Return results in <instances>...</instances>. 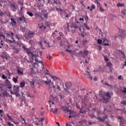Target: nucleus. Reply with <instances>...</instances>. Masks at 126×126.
I'll return each instance as SVG.
<instances>
[{"label": "nucleus", "mask_w": 126, "mask_h": 126, "mask_svg": "<svg viewBox=\"0 0 126 126\" xmlns=\"http://www.w3.org/2000/svg\"><path fill=\"white\" fill-rule=\"evenodd\" d=\"M99 95L102 98V100L106 103L110 100V98H111L109 92H107L106 93L105 92H101L99 93Z\"/></svg>", "instance_id": "f257e3e1"}, {"label": "nucleus", "mask_w": 126, "mask_h": 126, "mask_svg": "<svg viewBox=\"0 0 126 126\" xmlns=\"http://www.w3.org/2000/svg\"><path fill=\"white\" fill-rule=\"evenodd\" d=\"M44 82L47 85V87H48L50 90H52L53 88L55 89L56 88L55 85H54V82H52L51 80L49 81H44Z\"/></svg>", "instance_id": "f03ea898"}, {"label": "nucleus", "mask_w": 126, "mask_h": 126, "mask_svg": "<svg viewBox=\"0 0 126 126\" xmlns=\"http://www.w3.org/2000/svg\"><path fill=\"white\" fill-rule=\"evenodd\" d=\"M94 3L97 4V9L98 11H100V12H104V11L106 10L105 9L103 8L102 6H101V3L99 2L98 0H95L94 1Z\"/></svg>", "instance_id": "7ed1b4c3"}, {"label": "nucleus", "mask_w": 126, "mask_h": 126, "mask_svg": "<svg viewBox=\"0 0 126 126\" xmlns=\"http://www.w3.org/2000/svg\"><path fill=\"white\" fill-rule=\"evenodd\" d=\"M31 55L32 56V60H33V61H35L36 63H41V65H42L41 67L42 69H44V64H43V62L41 61H39L38 59H37V56L33 54V53L31 54Z\"/></svg>", "instance_id": "20e7f679"}, {"label": "nucleus", "mask_w": 126, "mask_h": 126, "mask_svg": "<svg viewBox=\"0 0 126 126\" xmlns=\"http://www.w3.org/2000/svg\"><path fill=\"white\" fill-rule=\"evenodd\" d=\"M89 54V52L88 50H84V52H83L82 50H81L79 52V55L82 56L83 58H85V57H87V56H88V54Z\"/></svg>", "instance_id": "39448f33"}, {"label": "nucleus", "mask_w": 126, "mask_h": 126, "mask_svg": "<svg viewBox=\"0 0 126 126\" xmlns=\"http://www.w3.org/2000/svg\"><path fill=\"white\" fill-rule=\"evenodd\" d=\"M117 119L120 122V126H124V125H125L126 123L124 117L122 116L117 117Z\"/></svg>", "instance_id": "423d86ee"}, {"label": "nucleus", "mask_w": 126, "mask_h": 126, "mask_svg": "<svg viewBox=\"0 0 126 126\" xmlns=\"http://www.w3.org/2000/svg\"><path fill=\"white\" fill-rule=\"evenodd\" d=\"M5 85L8 89H11L12 88V85H11L10 81L8 79H6L5 81Z\"/></svg>", "instance_id": "0eeeda50"}, {"label": "nucleus", "mask_w": 126, "mask_h": 126, "mask_svg": "<svg viewBox=\"0 0 126 126\" xmlns=\"http://www.w3.org/2000/svg\"><path fill=\"white\" fill-rule=\"evenodd\" d=\"M35 34H36L35 32H32L31 31H29L27 33V37L31 39L34 37V35H35Z\"/></svg>", "instance_id": "6e6552de"}, {"label": "nucleus", "mask_w": 126, "mask_h": 126, "mask_svg": "<svg viewBox=\"0 0 126 126\" xmlns=\"http://www.w3.org/2000/svg\"><path fill=\"white\" fill-rule=\"evenodd\" d=\"M22 48L25 51H26V52L27 53V55H28V56H30L32 54V52H31V50H30V49L27 48L26 46H25V45H23L22 46Z\"/></svg>", "instance_id": "1a4fd4ad"}, {"label": "nucleus", "mask_w": 126, "mask_h": 126, "mask_svg": "<svg viewBox=\"0 0 126 126\" xmlns=\"http://www.w3.org/2000/svg\"><path fill=\"white\" fill-rule=\"evenodd\" d=\"M103 44L104 46H110V44H109V40L107 39L106 37H104L103 39Z\"/></svg>", "instance_id": "9d476101"}, {"label": "nucleus", "mask_w": 126, "mask_h": 126, "mask_svg": "<svg viewBox=\"0 0 126 126\" xmlns=\"http://www.w3.org/2000/svg\"><path fill=\"white\" fill-rule=\"evenodd\" d=\"M17 72L19 75H24L23 69L20 68H17Z\"/></svg>", "instance_id": "9b49d317"}, {"label": "nucleus", "mask_w": 126, "mask_h": 126, "mask_svg": "<svg viewBox=\"0 0 126 126\" xmlns=\"http://www.w3.org/2000/svg\"><path fill=\"white\" fill-rule=\"evenodd\" d=\"M85 77H87V78H90V79L92 80V77L91 76L90 72H89L88 71H86L85 72Z\"/></svg>", "instance_id": "f8f14e48"}, {"label": "nucleus", "mask_w": 126, "mask_h": 126, "mask_svg": "<svg viewBox=\"0 0 126 126\" xmlns=\"http://www.w3.org/2000/svg\"><path fill=\"white\" fill-rule=\"evenodd\" d=\"M10 7L12 10V11H16V6H15V4L14 3H11L10 5Z\"/></svg>", "instance_id": "ddd939ff"}, {"label": "nucleus", "mask_w": 126, "mask_h": 126, "mask_svg": "<svg viewBox=\"0 0 126 126\" xmlns=\"http://www.w3.org/2000/svg\"><path fill=\"white\" fill-rule=\"evenodd\" d=\"M20 88V86H13L14 91H15V93H17L19 92V89Z\"/></svg>", "instance_id": "4468645a"}, {"label": "nucleus", "mask_w": 126, "mask_h": 126, "mask_svg": "<svg viewBox=\"0 0 126 126\" xmlns=\"http://www.w3.org/2000/svg\"><path fill=\"white\" fill-rule=\"evenodd\" d=\"M10 20H11L10 24H11V25L12 26H15L16 25V21H15V20H14V19L11 18Z\"/></svg>", "instance_id": "2eb2a0df"}, {"label": "nucleus", "mask_w": 126, "mask_h": 126, "mask_svg": "<svg viewBox=\"0 0 126 126\" xmlns=\"http://www.w3.org/2000/svg\"><path fill=\"white\" fill-rule=\"evenodd\" d=\"M7 117L9 119V121H11V122L15 124V125H18V123L13 121V119L11 118V117H10L8 114L7 115Z\"/></svg>", "instance_id": "dca6fc26"}, {"label": "nucleus", "mask_w": 126, "mask_h": 126, "mask_svg": "<svg viewBox=\"0 0 126 126\" xmlns=\"http://www.w3.org/2000/svg\"><path fill=\"white\" fill-rule=\"evenodd\" d=\"M120 52L121 54L120 58H121V60H125L126 59V54L123 51H121Z\"/></svg>", "instance_id": "f3484780"}, {"label": "nucleus", "mask_w": 126, "mask_h": 126, "mask_svg": "<svg viewBox=\"0 0 126 126\" xmlns=\"http://www.w3.org/2000/svg\"><path fill=\"white\" fill-rule=\"evenodd\" d=\"M80 26H78V25L75 24L72 27H70L71 28H74V32H75L76 29H78L79 28H80Z\"/></svg>", "instance_id": "a211bd4d"}, {"label": "nucleus", "mask_w": 126, "mask_h": 126, "mask_svg": "<svg viewBox=\"0 0 126 126\" xmlns=\"http://www.w3.org/2000/svg\"><path fill=\"white\" fill-rule=\"evenodd\" d=\"M117 7H124L125 6V4L124 3L119 2L116 4Z\"/></svg>", "instance_id": "6ab92c4d"}, {"label": "nucleus", "mask_w": 126, "mask_h": 126, "mask_svg": "<svg viewBox=\"0 0 126 126\" xmlns=\"http://www.w3.org/2000/svg\"><path fill=\"white\" fill-rule=\"evenodd\" d=\"M78 29L81 33H84V29L83 28V26H81Z\"/></svg>", "instance_id": "aec40b11"}, {"label": "nucleus", "mask_w": 126, "mask_h": 126, "mask_svg": "<svg viewBox=\"0 0 126 126\" xmlns=\"http://www.w3.org/2000/svg\"><path fill=\"white\" fill-rule=\"evenodd\" d=\"M65 86L66 88H69L70 87H71V83L70 82H67L65 83Z\"/></svg>", "instance_id": "412c9836"}, {"label": "nucleus", "mask_w": 126, "mask_h": 126, "mask_svg": "<svg viewBox=\"0 0 126 126\" xmlns=\"http://www.w3.org/2000/svg\"><path fill=\"white\" fill-rule=\"evenodd\" d=\"M51 77H52V78H53V79H54V80H55V81H58H58H60V80H61L60 79V78H59V77H57V76H54V75H51Z\"/></svg>", "instance_id": "4be33fe9"}, {"label": "nucleus", "mask_w": 126, "mask_h": 126, "mask_svg": "<svg viewBox=\"0 0 126 126\" xmlns=\"http://www.w3.org/2000/svg\"><path fill=\"white\" fill-rule=\"evenodd\" d=\"M101 82L103 83V84L107 85V86H110V87H111V88H113V86L111 85L108 84V83L107 82H104V80H101Z\"/></svg>", "instance_id": "5701e85b"}, {"label": "nucleus", "mask_w": 126, "mask_h": 126, "mask_svg": "<svg viewBox=\"0 0 126 126\" xmlns=\"http://www.w3.org/2000/svg\"><path fill=\"white\" fill-rule=\"evenodd\" d=\"M58 111H59V109L58 108L51 109V112H52L53 114H57Z\"/></svg>", "instance_id": "b1692460"}, {"label": "nucleus", "mask_w": 126, "mask_h": 126, "mask_svg": "<svg viewBox=\"0 0 126 126\" xmlns=\"http://www.w3.org/2000/svg\"><path fill=\"white\" fill-rule=\"evenodd\" d=\"M12 80L15 83H17V82L18 81V76H16V78L13 77Z\"/></svg>", "instance_id": "393cba45"}, {"label": "nucleus", "mask_w": 126, "mask_h": 126, "mask_svg": "<svg viewBox=\"0 0 126 126\" xmlns=\"http://www.w3.org/2000/svg\"><path fill=\"white\" fill-rule=\"evenodd\" d=\"M23 16H22V17H19L17 18V21L18 22V23H20V22H21V21L23 22Z\"/></svg>", "instance_id": "a878e982"}, {"label": "nucleus", "mask_w": 126, "mask_h": 126, "mask_svg": "<svg viewBox=\"0 0 126 126\" xmlns=\"http://www.w3.org/2000/svg\"><path fill=\"white\" fill-rule=\"evenodd\" d=\"M106 66H108L109 68H112V67L113 66V64L111 62H108L106 63Z\"/></svg>", "instance_id": "bb28decb"}, {"label": "nucleus", "mask_w": 126, "mask_h": 126, "mask_svg": "<svg viewBox=\"0 0 126 126\" xmlns=\"http://www.w3.org/2000/svg\"><path fill=\"white\" fill-rule=\"evenodd\" d=\"M13 49L14 52L15 53H16L17 54L18 53H19V52L20 51V49H19V48H16V47H14Z\"/></svg>", "instance_id": "cd10ccee"}, {"label": "nucleus", "mask_w": 126, "mask_h": 126, "mask_svg": "<svg viewBox=\"0 0 126 126\" xmlns=\"http://www.w3.org/2000/svg\"><path fill=\"white\" fill-rule=\"evenodd\" d=\"M25 82H21L20 84V86L21 88H23L25 86Z\"/></svg>", "instance_id": "c85d7f7f"}, {"label": "nucleus", "mask_w": 126, "mask_h": 126, "mask_svg": "<svg viewBox=\"0 0 126 126\" xmlns=\"http://www.w3.org/2000/svg\"><path fill=\"white\" fill-rule=\"evenodd\" d=\"M121 92L122 93H125L126 94V87H124L122 89L120 90Z\"/></svg>", "instance_id": "c756f323"}, {"label": "nucleus", "mask_w": 126, "mask_h": 126, "mask_svg": "<svg viewBox=\"0 0 126 126\" xmlns=\"http://www.w3.org/2000/svg\"><path fill=\"white\" fill-rule=\"evenodd\" d=\"M1 58L3 59L4 62V60H7V56L5 55L1 56Z\"/></svg>", "instance_id": "7c9ffc66"}, {"label": "nucleus", "mask_w": 126, "mask_h": 126, "mask_svg": "<svg viewBox=\"0 0 126 126\" xmlns=\"http://www.w3.org/2000/svg\"><path fill=\"white\" fill-rule=\"evenodd\" d=\"M5 41L7 43H10V44H11V43L15 42V40H11L9 39H6Z\"/></svg>", "instance_id": "2f4dec72"}, {"label": "nucleus", "mask_w": 126, "mask_h": 126, "mask_svg": "<svg viewBox=\"0 0 126 126\" xmlns=\"http://www.w3.org/2000/svg\"><path fill=\"white\" fill-rule=\"evenodd\" d=\"M26 96H27V97H30L31 98H33L34 97V96H33V95L31 96L30 95V94H29V92H26Z\"/></svg>", "instance_id": "473e14b6"}, {"label": "nucleus", "mask_w": 126, "mask_h": 126, "mask_svg": "<svg viewBox=\"0 0 126 126\" xmlns=\"http://www.w3.org/2000/svg\"><path fill=\"white\" fill-rule=\"evenodd\" d=\"M79 124L80 125H83V124H86V120H81V121H79Z\"/></svg>", "instance_id": "72a5a7b5"}, {"label": "nucleus", "mask_w": 126, "mask_h": 126, "mask_svg": "<svg viewBox=\"0 0 126 126\" xmlns=\"http://www.w3.org/2000/svg\"><path fill=\"white\" fill-rule=\"evenodd\" d=\"M2 39L0 38V49H1L3 46V43H2Z\"/></svg>", "instance_id": "f704fd0d"}, {"label": "nucleus", "mask_w": 126, "mask_h": 126, "mask_svg": "<svg viewBox=\"0 0 126 126\" xmlns=\"http://www.w3.org/2000/svg\"><path fill=\"white\" fill-rule=\"evenodd\" d=\"M97 44H98L99 45H101L102 43H103V40L100 39H98L97 40Z\"/></svg>", "instance_id": "c9c22d12"}, {"label": "nucleus", "mask_w": 126, "mask_h": 126, "mask_svg": "<svg viewBox=\"0 0 126 126\" xmlns=\"http://www.w3.org/2000/svg\"><path fill=\"white\" fill-rule=\"evenodd\" d=\"M121 13L124 15H126V9H123L121 10Z\"/></svg>", "instance_id": "e433bc0d"}, {"label": "nucleus", "mask_w": 126, "mask_h": 126, "mask_svg": "<svg viewBox=\"0 0 126 126\" xmlns=\"http://www.w3.org/2000/svg\"><path fill=\"white\" fill-rule=\"evenodd\" d=\"M84 27H85L87 30H90V28H89V27H88V25H87V23L84 24Z\"/></svg>", "instance_id": "4c0bfd02"}, {"label": "nucleus", "mask_w": 126, "mask_h": 126, "mask_svg": "<svg viewBox=\"0 0 126 126\" xmlns=\"http://www.w3.org/2000/svg\"><path fill=\"white\" fill-rule=\"evenodd\" d=\"M27 14L29 15V16H30L31 17H32V16H34L33 13L30 12H27Z\"/></svg>", "instance_id": "58836bf2"}, {"label": "nucleus", "mask_w": 126, "mask_h": 126, "mask_svg": "<svg viewBox=\"0 0 126 126\" xmlns=\"http://www.w3.org/2000/svg\"><path fill=\"white\" fill-rule=\"evenodd\" d=\"M97 120L100 122V123H103L104 122V119L101 118V117H98Z\"/></svg>", "instance_id": "ea45409f"}, {"label": "nucleus", "mask_w": 126, "mask_h": 126, "mask_svg": "<svg viewBox=\"0 0 126 126\" xmlns=\"http://www.w3.org/2000/svg\"><path fill=\"white\" fill-rule=\"evenodd\" d=\"M23 21H24V22L25 23H26V24H27V19H26V18H25V17H24V16H23Z\"/></svg>", "instance_id": "a19ab883"}, {"label": "nucleus", "mask_w": 126, "mask_h": 126, "mask_svg": "<svg viewBox=\"0 0 126 126\" xmlns=\"http://www.w3.org/2000/svg\"><path fill=\"white\" fill-rule=\"evenodd\" d=\"M39 28L41 29V30H45V29H46V27L44 25H42V26H40Z\"/></svg>", "instance_id": "79ce46f5"}, {"label": "nucleus", "mask_w": 126, "mask_h": 126, "mask_svg": "<svg viewBox=\"0 0 126 126\" xmlns=\"http://www.w3.org/2000/svg\"><path fill=\"white\" fill-rule=\"evenodd\" d=\"M1 78H2V79H7V77L5 76V75H4V74H3L1 76Z\"/></svg>", "instance_id": "37998d69"}, {"label": "nucleus", "mask_w": 126, "mask_h": 126, "mask_svg": "<svg viewBox=\"0 0 126 126\" xmlns=\"http://www.w3.org/2000/svg\"><path fill=\"white\" fill-rule=\"evenodd\" d=\"M62 110H63V111H67V107L65 106H63Z\"/></svg>", "instance_id": "c03bdc74"}, {"label": "nucleus", "mask_w": 126, "mask_h": 126, "mask_svg": "<svg viewBox=\"0 0 126 126\" xmlns=\"http://www.w3.org/2000/svg\"><path fill=\"white\" fill-rule=\"evenodd\" d=\"M89 117L91 118V119L92 120H93V119H94V118H95V115H92V114H90V115H89Z\"/></svg>", "instance_id": "a18cd8bd"}, {"label": "nucleus", "mask_w": 126, "mask_h": 126, "mask_svg": "<svg viewBox=\"0 0 126 126\" xmlns=\"http://www.w3.org/2000/svg\"><path fill=\"white\" fill-rule=\"evenodd\" d=\"M93 9H95V5H92V6H91V8L90 9V10L91 11H92V10Z\"/></svg>", "instance_id": "49530a36"}, {"label": "nucleus", "mask_w": 126, "mask_h": 126, "mask_svg": "<svg viewBox=\"0 0 126 126\" xmlns=\"http://www.w3.org/2000/svg\"><path fill=\"white\" fill-rule=\"evenodd\" d=\"M37 16L40 20H44V18L42 17L41 16H39V15H38Z\"/></svg>", "instance_id": "de8ad7c7"}, {"label": "nucleus", "mask_w": 126, "mask_h": 126, "mask_svg": "<svg viewBox=\"0 0 126 126\" xmlns=\"http://www.w3.org/2000/svg\"><path fill=\"white\" fill-rule=\"evenodd\" d=\"M89 18V17H88V16L86 15V16L85 17V21H86V22H87V21H88Z\"/></svg>", "instance_id": "09e8293b"}, {"label": "nucleus", "mask_w": 126, "mask_h": 126, "mask_svg": "<svg viewBox=\"0 0 126 126\" xmlns=\"http://www.w3.org/2000/svg\"><path fill=\"white\" fill-rule=\"evenodd\" d=\"M21 119L22 120V121H23L24 123L26 124L27 125V123H26V121H25V119H24V118H22V116H21V115L20 116Z\"/></svg>", "instance_id": "8fccbe9b"}, {"label": "nucleus", "mask_w": 126, "mask_h": 126, "mask_svg": "<svg viewBox=\"0 0 126 126\" xmlns=\"http://www.w3.org/2000/svg\"><path fill=\"white\" fill-rule=\"evenodd\" d=\"M121 104H122V105H126V100H123L121 101Z\"/></svg>", "instance_id": "3c124183"}, {"label": "nucleus", "mask_w": 126, "mask_h": 126, "mask_svg": "<svg viewBox=\"0 0 126 126\" xmlns=\"http://www.w3.org/2000/svg\"><path fill=\"white\" fill-rule=\"evenodd\" d=\"M43 16L44 17V18H48V14L47 13L43 14Z\"/></svg>", "instance_id": "603ef678"}, {"label": "nucleus", "mask_w": 126, "mask_h": 126, "mask_svg": "<svg viewBox=\"0 0 126 126\" xmlns=\"http://www.w3.org/2000/svg\"><path fill=\"white\" fill-rule=\"evenodd\" d=\"M104 61H105V62H106V63L108 62H109V59L107 58L106 57V56H104Z\"/></svg>", "instance_id": "864d4df0"}, {"label": "nucleus", "mask_w": 126, "mask_h": 126, "mask_svg": "<svg viewBox=\"0 0 126 126\" xmlns=\"http://www.w3.org/2000/svg\"><path fill=\"white\" fill-rule=\"evenodd\" d=\"M4 15V13L2 11H0V16H3Z\"/></svg>", "instance_id": "5fc2aeb1"}, {"label": "nucleus", "mask_w": 126, "mask_h": 126, "mask_svg": "<svg viewBox=\"0 0 126 126\" xmlns=\"http://www.w3.org/2000/svg\"><path fill=\"white\" fill-rule=\"evenodd\" d=\"M7 125L9 126H14V125L13 124H11L10 122H8Z\"/></svg>", "instance_id": "6e6d98bb"}, {"label": "nucleus", "mask_w": 126, "mask_h": 126, "mask_svg": "<svg viewBox=\"0 0 126 126\" xmlns=\"http://www.w3.org/2000/svg\"><path fill=\"white\" fill-rule=\"evenodd\" d=\"M14 36V33H13V32H12V31L10 32V36L12 37Z\"/></svg>", "instance_id": "4d7b16f0"}, {"label": "nucleus", "mask_w": 126, "mask_h": 126, "mask_svg": "<svg viewBox=\"0 0 126 126\" xmlns=\"http://www.w3.org/2000/svg\"><path fill=\"white\" fill-rule=\"evenodd\" d=\"M35 83V82L32 81L31 82V85L32 86H34V84Z\"/></svg>", "instance_id": "13d9d810"}, {"label": "nucleus", "mask_w": 126, "mask_h": 126, "mask_svg": "<svg viewBox=\"0 0 126 126\" xmlns=\"http://www.w3.org/2000/svg\"><path fill=\"white\" fill-rule=\"evenodd\" d=\"M0 37H2L3 39H5V36L3 34H0Z\"/></svg>", "instance_id": "bf43d9fd"}, {"label": "nucleus", "mask_w": 126, "mask_h": 126, "mask_svg": "<svg viewBox=\"0 0 126 126\" xmlns=\"http://www.w3.org/2000/svg\"><path fill=\"white\" fill-rule=\"evenodd\" d=\"M66 52H67V53H71V50H69L67 48L66 49Z\"/></svg>", "instance_id": "052dcab7"}, {"label": "nucleus", "mask_w": 126, "mask_h": 126, "mask_svg": "<svg viewBox=\"0 0 126 126\" xmlns=\"http://www.w3.org/2000/svg\"><path fill=\"white\" fill-rule=\"evenodd\" d=\"M6 35H7V37H11L10 33H9L8 32L6 33Z\"/></svg>", "instance_id": "680f3d73"}, {"label": "nucleus", "mask_w": 126, "mask_h": 126, "mask_svg": "<svg viewBox=\"0 0 126 126\" xmlns=\"http://www.w3.org/2000/svg\"><path fill=\"white\" fill-rule=\"evenodd\" d=\"M122 32L123 34H124L125 35H126V31H124V30H122Z\"/></svg>", "instance_id": "e2e57ef3"}, {"label": "nucleus", "mask_w": 126, "mask_h": 126, "mask_svg": "<svg viewBox=\"0 0 126 126\" xmlns=\"http://www.w3.org/2000/svg\"><path fill=\"white\" fill-rule=\"evenodd\" d=\"M118 79H119L120 80H122V75H120L118 76Z\"/></svg>", "instance_id": "0e129e2a"}, {"label": "nucleus", "mask_w": 126, "mask_h": 126, "mask_svg": "<svg viewBox=\"0 0 126 126\" xmlns=\"http://www.w3.org/2000/svg\"><path fill=\"white\" fill-rule=\"evenodd\" d=\"M98 50L99 51H101L102 50V47L101 46H99L98 47Z\"/></svg>", "instance_id": "69168bd1"}, {"label": "nucleus", "mask_w": 126, "mask_h": 126, "mask_svg": "<svg viewBox=\"0 0 126 126\" xmlns=\"http://www.w3.org/2000/svg\"><path fill=\"white\" fill-rule=\"evenodd\" d=\"M66 126H71V124H70V123H66Z\"/></svg>", "instance_id": "338daca9"}, {"label": "nucleus", "mask_w": 126, "mask_h": 126, "mask_svg": "<svg viewBox=\"0 0 126 126\" xmlns=\"http://www.w3.org/2000/svg\"><path fill=\"white\" fill-rule=\"evenodd\" d=\"M27 125V126H33V124H28Z\"/></svg>", "instance_id": "774afa93"}]
</instances>
